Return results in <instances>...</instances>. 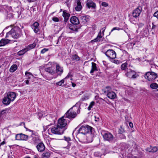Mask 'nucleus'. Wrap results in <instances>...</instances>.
I'll return each mask as SVG.
<instances>
[{
  "mask_svg": "<svg viewBox=\"0 0 158 158\" xmlns=\"http://www.w3.org/2000/svg\"><path fill=\"white\" fill-rule=\"evenodd\" d=\"M80 104L77 102L69 110L64 114V117L69 119L74 118L80 112Z\"/></svg>",
  "mask_w": 158,
  "mask_h": 158,
  "instance_id": "1",
  "label": "nucleus"
},
{
  "mask_svg": "<svg viewBox=\"0 0 158 158\" xmlns=\"http://www.w3.org/2000/svg\"><path fill=\"white\" fill-rule=\"evenodd\" d=\"M20 30L16 28H12L10 31L6 33V38L10 40L17 39L21 36L19 34Z\"/></svg>",
  "mask_w": 158,
  "mask_h": 158,
  "instance_id": "2",
  "label": "nucleus"
},
{
  "mask_svg": "<svg viewBox=\"0 0 158 158\" xmlns=\"http://www.w3.org/2000/svg\"><path fill=\"white\" fill-rule=\"evenodd\" d=\"M94 128L88 125H83L78 130L79 133L85 135L88 133L91 134L93 133Z\"/></svg>",
  "mask_w": 158,
  "mask_h": 158,
  "instance_id": "3",
  "label": "nucleus"
},
{
  "mask_svg": "<svg viewBox=\"0 0 158 158\" xmlns=\"http://www.w3.org/2000/svg\"><path fill=\"white\" fill-rule=\"evenodd\" d=\"M101 134L105 140L110 143L114 142L115 138L108 131H102Z\"/></svg>",
  "mask_w": 158,
  "mask_h": 158,
  "instance_id": "4",
  "label": "nucleus"
},
{
  "mask_svg": "<svg viewBox=\"0 0 158 158\" xmlns=\"http://www.w3.org/2000/svg\"><path fill=\"white\" fill-rule=\"evenodd\" d=\"M40 142V140L38 135H35V133H32L29 137V142L32 144L36 145Z\"/></svg>",
  "mask_w": 158,
  "mask_h": 158,
  "instance_id": "5",
  "label": "nucleus"
},
{
  "mask_svg": "<svg viewBox=\"0 0 158 158\" xmlns=\"http://www.w3.org/2000/svg\"><path fill=\"white\" fill-rule=\"evenodd\" d=\"M145 78L149 81L153 80L157 77V74L152 72H148L144 75Z\"/></svg>",
  "mask_w": 158,
  "mask_h": 158,
  "instance_id": "6",
  "label": "nucleus"
},
{
  "mask_svg": "<svg viewBox=\"0 0 158 158\" xmlns=\"http://www.w3.org/2000/svg\"><path fill=\"white\" fill-rule=\"evenodd\" d=\"M64 116H63L58 119L57 125L58 126L62 127L65 131L66 129V126L67 124V121L66 119L64 118Z\"/></svg>",
  "mask_w": 158,
  "mask_h": 158,
  "instance_id": "7",
  "label": "nucleus"
},
{
  "mask_svg": "<svg viewBox=\"0 0 158 158\" xmlns=\"http://www.w3.org/2000/svg\"><path fill=\"white\" fill-rule=\"evenodd\" d=\"M51 130L52 133L59 135L63 134L64 131L62 127L58 126L57 125L52 128Z\"/></svg>",
  "mask_w": 158,
  "mask_h": 158,
  "instance_id": "8",
  "label": "nucleus"
},
{
  "mask_svg": "<svg viewBox=\"0 0 158 158\" xmlns=\"http://www.w3.org/2000/svg\"><path fill=\"white\" fill-rule=\"evenodd\" d=\"M125 75L127 77L133 79L135 78L138 76V75L134 71L130 69H127Z\"/></svg>",
  "mask_w": 158,
  "mask_h": 158,
  "instance_id": "9",
  "label": "nucleus"
},
{
  "mask_svg": "<svg viewBox=\"0 0 158 158\" xmlns=\"http://www.w3.org/2000/svg\"><path fill=\"white\" fill-rule=\"evenodd\" d=\"M142 10V7L140 6H139L137 8L135 9L132 13V16L135 18H136L139 16Z\"/></svg>",
  "mask_w": 158,
  "mask_h": 158,
  "instance_id": "10",
  "label": "nucleus"
},
{
  "mask_svg": "<svg viewBox=\"0 0 158 158\" xmlns=\"http://www.w3.org/2000/svg\"><path fill=\"white\" fill-rule=\"evenodd\" d=\"M105 54L108 58L110 59H114L116 57V53L111 49L108 50L105 52Z\"/></svg>",
  "mask_w": 158,
  "mask_h": 158,
  "instance_id": "11",
  "label": "nucleus"
},
{
  "mask_svg": "<svg viewBox=\"0 0 158 158\" xmlns=\"http://www.w3.org/2000/svg\"><path fill=\"white\" fill-rule=\"evenodd\" d=\"M82 0H75L74 3V7L77 11H80L82 8L81 5Z\"/></svg>",
  "mask_w": 158,
  "mask_h": 158,
  "instance_id": "12",
  "label": "nucleus"
},
{
  "mask_svg": "<svg viewBox=\"0 0 158 158\" xmlns=\"http://www.w3.org/2000/svg\"><path fill=\"white\" fill-rule=\"evenodd\" d=\"M28 138V136L22 133L18 134L15 136V139L18 140H27Z\"/></svg>",
  "mask_w": 158,
  "mask_h": 158,
  "instance_id": "13",
  "label": "nucleus"
},
{
  "mask_svg": "<svg viewBox=\"0 0 158 158\" xmlns=\"http://www.w3.org/2000/svg\"><path fill=\"white\" fill-rule=\"evenodd\" d=\"M80 22L82 24H85L89 20L88 16L81 15L80 16Z\"/></svg>",
  "mask_w": 158,
  "mask_h": 158,
  "instance_id": "14",
  "label": "nucleus"
},
{
  "mask_svg": "<svg viewBox=\"0 0 158 158\" xmlns=\"http://www.w3.org/2000/svg\"><path fill=\"white\" fill-rule=\"evenodd\" d=\"M37 144L36 148L38 151L40 152H43L45 149V146L43 143L40 142Z\"/></svg>",
  "mask_w": 158,
  "mask_h": 158,
  "instance_id": "15",
  "label": "nucleus"
},
{
  "mask_svg": "<svg viewBox=\"0 0 158 158\" xmlns=\"http://www.w3.org/2000/svg\"><path fill=\"white\" fill-rule=\"evenodd\" d=\"M6 96L11 102L13 101L16 98V94L14 92H8Z\"/></svg>",
  "mask_w": 158,
  "mask_h": 158,
  "instance_id": "16",
  "label": "nucleus"
},
{
  "mask_svg": "<svg viewBox=\"0 0 158 158\" xmlns=\"http://www.w3.org/2000/svg\"><path fill=\"white\" fill-rule=\"evenodd\" d=\"M70 22L73 25L78 24L80 23V21L78 18L75 16L72 17L70 19Z\"/></svg>",
  "mask_w": 158,
  "mask_h": 158,
  "instance_id": "17",
  "label": "nucleus"
},
{
  "mask_svg": "<svg viewBox=\"0 0 158 158\" xmlns=\"http://www.w3.org/2000/svg\"><path fill=\"white\" fill-rule=\"evenodd\" d=\"M63 72L62 67H61L59 64H57L56 65V73L58 75H61Z\"/></svg>",
  "mask_w": 158,
  "mask_h": 158,
  "instance_id": "18",
  "label": "nucleus"
},
{
  "mask_svg": "<svg viewBox=\"0 0 158 158\" xmlns=\"http://www.w3.org/2000/svg\"><path fill=\"white\" fill-rule=\"evenodd\" d=\"M62 15L64 18V21L65 24H66V22L69 19V18L70 17V14L67 13L66 10H64L63 12Z\"/></svg>",
  "mask_w": 158,
  "mask_h": 158,
  "instance_id": "19",
  "label": "nucleus"
},
{
  "mask_svg": "<svg viewBox=\"0 0 158 158\" xmlns=\"http://www.w3.org/2000/svg\"><path fill=\"white\" fill-rule=\"evenodd\" d=\"M39 25V23L36 22H35L31 26L32 28L34 30V32L37 33L39 31L38 27Z\"/></svg>",
  "mask_w": 158,
  "mask_h": 158,
  "instance_id": "20",
  "label": "nucleus"
},
{
  "mask_svg": "<svg viewBox=\"0 0 158 158\" xmlns=\"http://www.w3.org/2000/svg\"><path fill=\"white\" fill-rule=\"evenodd\" d=\"M11 40L9 39H2L0 41V46H4L9 43Z\"/></svg>",
  "mask_w": 158,
  "mask_h": 158,
  "instance_id": "21",
  "label": "nucleus"
},
{
  "mask_svg": "<svg viewBox=\"0 0 158 158\" xmlns=\"http://www.w3.org/2000/svg\"><path fill=\"white\" fill-rule=\"evenodd\" d=\"M44 70L52 75H53L56 73L55 70L51 67L46 68H45Z\"/></svg>",
  "mask_w": 158,
  "mask_h": 158,
  "instance_id": "22",
  "label": "nucleus"
},
{
  "mask_svg": "<svg viewBox=\"0 0 158 158\" xmlns=\"http://www.w3.org/2000/svg\"><path fill=\"white\" fill-rule=\"evenodd\" d=\"M102 37V35L101 31H100L98 34L97 38H96L92 40L91 41V42H96L98 41H100V39Z\"/></svg>",
  "mask_w": 158,
  "mask_h": 158,
  "instance_id": "23",
  "label": "nucleus"
},
{
  "mask_svg": "<svg viewBox=\"0 0 158 158\" xmlns=\"http://www.w3.org/2000/svg\"><path fill=\"white\" fill-rule=\"evenodd\" d=\"M11 102V101L6 96L2 100L3 103L4 104L6 105H9L10 103Z\"/></svg>",
  "mask_w": 158,
  "mask_h": 158,
  "instance_id": "24",
  "label": "nucleus"
},
{
  "mask_svg": "<svg viewBox=\"0 0 158 158\" xmlns=\"http://www.w3.org/2000/svg\"><path fill=\"white\" fill-rule=\"evenodd\" d=\"M107 96L109 98L114 99L115 98L116 95L114 92L111 91L110 92L108 93V94H107Z\"/></svg>",
  "mask_w": 158,
  "mask_h": 158,
  "instance_id": "25",
  "label": "nucleus"
},
{
  "mask_svg": "<svg viewBox=\"0 0 158 158\" xmlns=\"http://www.w3.org/2000/svg\"><path fill=\"white\" fill-rule=\"evenodd\" d=\"M86 5L89 8H90L91 7L93 8H95L96 7L95 4L91 1L88 2L86 4Z\"/></svg>",
  "mask_w": 158,
  "mask_h": 158,
  "instance_id": "26",
  "label": "nucleus"
},
{
  "mask_svg": "<svg viewBox=\"0 0 158 158\" xmlns=\"http://www.w3.org/2000/svg\"><path fill=\"white\" fill-rule=\"evenodd\" d=\"M74 25H75L73 24H69L68 25V27L72 31H77L78 30L77 28V26H75Z\"/></svg>",
  "mask_w": 158,
  "mask_h": 158,
  "instance_id": "27",
  "label": "nucleus"
},
{
  "mask_svg": "<svg viewBox=\"0 0 158 158\" xmlns=\"http://www.w3.org/2000/svg\"><path fill=\"white\" fill-rule=\"evenodd\" d=\"M102 91L104 93L108 94L112 91V89L110 87L107 86L102 89Z\"/></svg>",
  "mask_w": 158,
  "mask_h": 158,
  "instance_id": "28",
  "label": "nucleus"
},
{
  "mask_svg": "<svg viewBox=\"0 0 158 158\" xmlns=\"http://www.w3.org/2000/svg\"><path fill=\"white\" fill-rule=\"evenodd\" d=\"M95 71H97L96 64L95 63L93 62L92 63V69L90 71V73H92Z\"/></svg>",
  "mask_w": 158,
  "mask_h": 158,
  "instance_id": "29",
  "label": "nucleus"
},
{
  "mask_svg": "<svg viewBox=\"0 0 158 158\" xmlns=\"http://www.w3.org/2000/svg\"><path fill=\"white\" fill-rule=\"evenodd\" d=\"M50 155L51 152L49 151L44 152L42 155V158H48Z\"/></svg>",
  "mask_w": 158,
  "mask_h": 158,
  "instance_id": "30",
  "label": "nucleus"
},
{
  "mask_svg": "<svg viewBox=\"0 0 158 158\" xmlns=\"http://www.w3.org/2000/svg\"><path fill=\"white\" fill-rule=\"evenodd\" d=\"M7 110L6 109L3 110L0 112V119H2L6 116Z\"/></svg>",
  "mask_w": 158,
  "mask_h": 158,
  "instance_id": "31",
  "label": "nucleus"
},
{
  "mask_svg": "<svg viewBox=\"0 0 158 158\" xmlns=\"http://www.w3.org/2000/svg\"><path fill=\"white\" fill-rule=\"evenodd\" d=\"M17 69V66L16 64H14L13 65L10 69V72H14Z\"/></svg>",
  "mask_w": 158,
  "mask_h": 158,
  "instance_id": "32",
  "label": "nucleus"
},
{
  "mask_svg": "<svg viewBox=\"0 0 158 158\" xmlns=\"http://www.w3.org/2000/svg\"><path fill=\"white\" fill-rule=\"evenodd\" d=\"M36 45V44L35 43H33L32 44L28 45L27 47L26 48L27 49V51H28V50L34 48Z\"/></svg>",
  "mask_w": 158,
  "mask_h": 158,
  "instance_id": "33",
  "label": "nucleus"
},
{
  "mask_svg": "<svg viewBox=\"0 0 158 158\" xmlns=\"http://www.w3.org/2000/svg\"><path fill=\"white\" fill-rule=\"evenodd\" d=\"M27 51V50L26 48L19 51L18 52V55L19 56H21L24 54Z\"/></svg>",
  "mask_w": 158,
  "mask_h": 158,
  "instance_id": "34",
  "label": "nucleus"
},
{
  "mask_svg": "<svg viewBox=\"0 0 158 158\" xmlns=\"http://www.w3.org/2000/svg\"><path fill=\"white\" fill-rule=\"evenodd\" d=\"M127 64L126 63L123 64L121 66V69L122 70H125L126 71L128 69L127 67Z\"/></svg>",
  "mask_w": 158,
  "mask_h": 158,
  "instance_id": "35",
  "label": "nucleus"
},
{
  "mask_svg": "<svg viewBox=\"0 0 158 158\" xmlns=\"http://www.w3.org/2000/svg\"><path fill=\"white\" fill-rule=\"evenodd\" d=\"M150 87L152 89H156L158 87V85L156 83H152L150 85Z\"/></svg>",
  "mask_w": 158,
  "mask_h": 158,
  "instance_id": "36",
  "label": "nucleus"
},
{
  "mask_svg": "<svg viewBox=\"0 0 158 158\" xmlns=\"http://www.w3.org/2000/svg\"><path fill=\"white\" fill-rule=\"evenodd\" d=\"M72 59L73 60H80V58L76 54H74L72 56Z\"/></svg>",
  "mask_w": 158,
  "mask_h": 158,
  "instance_id": "37",
  "label": "nucleus"
},
{
  "mask_svg": "<svg viewBox=\"0 0 158 158\" xmlns=\"http://www.w3.org/2000/svg\"><path fill=\"white\" fill-rule=\"evenodd\" d=\"M64 140L68 142V147L70 146L71 145V143H69V141L71 140V139L69 137H64Z\"/></svg>",
  "mask_w": 158,
  "mask_h": 158,
  "instance_id": "38",
  "label": "nucleus"
},
{
  "mask_svg": "<svg viewBox=\"0 0 158 158\" xmlns=\"http://www.w3.org/2000/svg\"><path fill=\"white\" fill-rule=\"evenodd\" d=\"M95 104V102L94 101L92 102L90 104L89 107L88 108V110H91V108L93 107V106H94Z\"/></svg>",
  "mask_w": 158,
  "mask_h": 158,
  "instance_id": "39",
  "label": "nucleus"
},
{
  "mask_svg": "<svg viewBox=\"0 0 158 158\" xmlns=\"http://www.w3.org/2000/svg\"><path fill=\"white\" fill-rule=\"evenodd\" d=\"M64 79H63L61 80L60 81L57 82L56 85L59 86H61L62 84L64 83Z\"/></svg>",
  "mask_w": 158,
  "mask_h": 158,
  "instance_id": "40",
  "label": "nucleus"
},
{
  "mask_svg": "<svg viewBox=\"0 0 158 158\" xmlns=\"http://www.w3.org/2000/svg\"><path fill=\"white\" fill-rule=\"evenodd\" d=\"M25 74L28 79H30L31 78L30 76H33L32 74L30 72H27L26 71L25 73Z\"/></svg>",
  "mask_w": 158,
  "mask_h": 158,
  "instance_id": "41",
  "label": "nucleus"
},
{
  "mask_svg": "<svg viewBox=\"0 0 158 158\" xmlns=\"http://www.w3.org/2000/svg\"><path fill=\"white\" fill-rule=\"evenodd\" d=\"M157 148L156 147H152L151 149V152H156L157 151Z\"/></svg>",
  "mask_w": 158,
  "mask_h": 158,
  "instance_id": "42",
  "label": "nucleus"
},
{
  "mask_svg": "<svg viewBox=\"0 0 158 158\" xmlns=\"http://www.w3.org/2000/svg\"><path fill=\"white\" fill-rule=\"evenodd\" d=\"M121 29V28L118 27H114L111 30V31L110 32L109 35L110 34L111 32H112L113 31L115 30H120Z\"/></svg>",
  "mask_w": 158,
  "mask_h": 158,
  "instance_id": "43",
  "label": "nucleus"
},
{
  "mask_svg": "<svg viewBox=\"0 0 158 158\" xmlns=\"http://www.w3.org/2000/svg\"><path fill=\"white\" fill-rule=\"evenodd\" d=\"M102 6L104 7H107L108 6V4L105 2H102L101 4Z\"/></svg>",
  "mask_w": 158,
  "mask_h": 158,
  "instance_id": "44",
  "label": "nucleus"
},
{
  "mask_svg": "<svg viewBox=\"0 0 158 158\" xmlns=\"http://www.w3.org/2000/svg\"><path fill=\"white\" fill-rule=\"evenodd\" d=\"M119 133L120 134H122L125 132L124 129L121 127V129L119 130Z\"/></svg>",
  "mask_w": 158,
  "mask_h": 158,
  "instance_id": "45",
  "label": "nucleus"
},
{
  "mask_svg": "<svg viewBox=\"0 0 158 158\" xmlns=\"http://www.w3.org/2000/svg\"><path fill=\"white\" fill-rule=\"evenodd\" d=\"M48 50V49L44 48L41 51V53L42 54H44Z\"/></svg>",
  "mask_w": 158,
  "mask_h": 158,
  "instance_id": "46",
  "label": "nucleus"
},
{
  "mask_svg": "<svg viewBox=\"0 0 158 158\" xmlns=\"http://www.w3.org/2000/svg\"><path fill=\"white\" fill-rule=\"evenodd\" d=\"M52 20L55 22H58L59 21V19L57 17H53Z\"/></svg>",
  "mask_w": 158,
  "mask_h": 158,
  "instance_id": "47",
  "label": "nucleus"
},
{
  "mask_svg": "<svg viewBox=\"0 0 158 158\" xmlns=\"http://www.w3.org/2000/svg\"><path fill=\"white\" fill-rule=\"evenodd\" d=\"M112 61L115 64H118L120 63V61L119 60H113Z\"/></svg>",
  "mask_w": 158,
  "mask_h": 158,
  "instance_id": "48",
  "label": "nucleus"
},
{
  "mask_svg": "<svg viewBox=\"0 0 158 158\" xmlns=\"http://www.w3.org/2000/svg\"><path fill=\"white\" fill-rule=\"evenodd\" d=\"M95 121L98 122L100 120V118L99 116H94Z\"/></svg>",
  "mask_w": 158,
  "mask_h": 158,
  "instance_id": "49",
  "label": "nucleus"
},
{
  "mask_svg": "<svg viewBox=\"0 0 158 158\" xmlns=\"http://www.w3.org/2000/svg\"><path fill=\"white\" fill-rule=\"evenodd\" d=\"M127 158H138L136 156H135L133 155H132L131 154H130L128 155L127 156Z\"/></svg>",
  "mask_w": 158,
  "mask_h": 158,
  "instance_id": "50",
  "label": "nucleus"
},
{
  "mask_svg": "<svg viewBox=\"0 0 158 158\" xmlns=\"http://www.w3.org/2000/svg\"><path fill=\"white\" fill-rule=\"evenodd\" d=\"M152 148V146H150L149 147H148L146 149V151H148L149 152H151V149Z\"/></svg>",
  "mask_w": 158,
  "mask_h": 158,
  "instance_id": "51",
  "label": "nucleus"
},
{
  "mask_svg": "<svg viewBox=\"0 0 158 158\" xmlns=\"http://www.w3.org/2000/svg\"><path fill=\"white\" fill-rule=\"evenodd\" d=\"M154 16L158 19V11L156 12L154 14Z\"/></svg>",
  "mask_w": 158,
  "mask_h": 158,
  "instance_id": "52",
  "label": "nucleus"
},
{
  "mask_svg": "<svg viewBox=\"0 0 158 158\" xmlns=\"http://www.w3.org/2000/svg\"><path fill=\"white\" fill-rule=\"evenodd\" d=\"M137 43H138V41H136L131 43V45L132 46H134Z\"/></svg>",
  "mask_w": 158,
  "mask_h": 158,
  "instance_id": "53",
  "label": "nucleus"
},
{
  "mask_svg": "<svg viewBox=\"0 0 158 158\" xmlns=\"http://www.w3.org/2000/svg\"><path fill=\"white\" fill-rule=\"evenodd\" d=\"M72 75L70 73H69L68 74V75L66 76V77L64 78V79H67L69 78V77H71Z\"/></svg>",
  "mask_w": 158,
  "mask_h": 158,
  "instance_id": "54",
  "label": "nucleus"
},
{
  "mask_svg": "<svg viewBox=\"0 0 158 158\" xmlns=\"http://www.w3.org/2000/svg\"><path fill=\"white\" fill-rule=\"evenodd\" d=\"M138 26L139 27H143L144 25V24L142 23H139L138 24Z\"/></svg>",
  "mask_w": 158,
  "mask_h": 158,
  "instance_id": "55",
  "label": "nucleus"
},
{
  "mask_svg": "<svg viewBox=\"0 0 158 158\" xmlns=\"http://www.w3.org/2000/svg\"><path fill=\"white\" fill-rule=\"evenodd\" d=\"M106 27H104L102 29V30L103 29V31H102V36H103V35H104V33L105 30L106 29Z\"/></svg>",
  "mask_w": 158,
  "mask_h": 158,
  "instance_id": "56",
  "label": "nucleus"
},
{
  "mask_svg": "<svg viewBox=\"0 0 158 158\" xmlns=\"http://www.w3.org/2000/svg\"><path fill=\"white\" fill-rule=\"evenodd\" d=\"M51 125V124H49V125H48L47 126H46L45 127H44V126H43V127H44V131L46 130L47 129V127H48V126H50Z\"/></svg>",
  "mask_w": 158,
  "mask_h": 158,
  "instance_id": "57",
  "label": "nucleus"
},
{
  "mask_svg": "<svg viewBox=\"0 0 158 158\" xmlns=\"http://www.w3.org/2000/svg\"><path fill=\"white\" fill-rule=\"evenodd\" d=\"M129 125L132 128V127H133V124L131 122L129 123Z\"/></svg>",
  "mask_w": 158,
  "mask_h": 158,
  "instance_id": "58",
  "label": "nucleus"
},
{
  "mask_svg": "<svg viewBox=\"0 0 158 158\" xmlns=\"http://www.w3.org/2000/svg\"><path fill=\"white\" fill-rule=\"evenodd\" d=\"M28 2H34L37 0H27Z\"/></svg>",
  "mask_w": 158,
  "mask_h": 158,
  "instance_id": "59",
  "label": "nucleus"
},
{
  "mask_svg": "<svg viewBox=\"0 0 158 158\" xmlns=\"http://www.w3.org/2000/svg\"><path fill=\"white\" fill-rule=\"evenodd\" d=\"M91 135V139H90L89 140V142H92V141H93V139L92 138V137L93 136V135Z\"/></svg>",
  "mask_w": 158,
  "mask_h": 158,
  "instance_id": "60",
  "label": "nucleus"
},
{
  "mask_svg": "<svg viewBox=\"0 0 158 158\" xmlns=\"http://www.w3.org/2000/svg\"><path fill=\"white\" fill-rule=\"evenodd\" d=\"M25 82L27 84H29V81L28 80H26L25 81Z\"/></svg>",
  "mask_w": 158,
  "mask_h": 158,
  "instance_id": "61",
  "label": "nucleus"
},
{
  "mask_svg": "<svg viewBox=\"0 0 158 158\" xmlns=\"http://www.w3.org/2000/svg\"><path fill=\"white\" fill-rule=\"evenodd\" d=\"M72 86L73 87H74L76 86V84L74 83H73V82H72Z\"/></svg>",
  "mask_w": 158,
  "mask_h": 158,
  "instance_id": "62",
  "label": "nucleus"
},
{
  "mask_svg": "<svg viewBox=\"0 0 158 158\" xmlns=\"http://www.w3.org/2000/svg\"><path fill=\"white\" fill-rule=\"evenodd\" d=\"M5 143H6V142L4 141H3V142H2L0 144V145H4Z\"/></svg>",
  "mask_w": 158,
  "mask_h": 158,
  "instance_id": "63",
  "label": "nucleus"
},
{
  "mask_svg": "<svg viewBox=\"0 0 158 158\" xmlns=\"http://www.w3.org/2000/svg\"><path fill=\"white\" fill-rule=\"evenodd\" d=\"M28 131L31 132H32V133H35V131H32V130H31L30 129H28Z\"/></svg>",
  "mask_w": 158,
  "mask_h": 158,
  "instance_id": "64",
  "label": "nucleus"
}]
</instances>
